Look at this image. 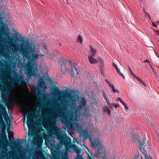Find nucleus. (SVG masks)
Returning <instances> with one entry per match:
<instances>
[{
	"mask_svg": "<svg viewBox=\"0 0 159 159\" xmlns=\"http://www.w3.org/2000/svg\"><path fill=\"white\" fill-rule=\"evenodd\" d=\"M50 132L52 135H55L59 141V143L61 145L63 144L66 145V151L69 148L75 152L77 155L80 154V149L75 144H69V142H70V137L67 136L65 132L61 130V129L56 125L51 127Z\"/></svg>",
	"mask_w": 159,
	"mask_h": 159,
	"instance_id": "obj_1",
	"label": "nucleus"
},
{
	"mask_svg": "<svg viewBox=\"0 0 159 159\" xmlns=\"http://www.w3.org/2000/svg\"><path fill=\"white\" fill-rule=\"evenodd\" d=\"M92 147L96 148V152L94 154L95 157L98 158L101 157L102 159H106V152L104 147L99 142L97 138H93V139H89Z\"/></svg>",
	"mask_w": 159,
	"mask_h": 159,
	"instance_id": "obj_2",
	"label": "nucleus"
},
{
	"mask_svg": "<svg viewBox=\"0 0 159 159\" xmlns=\"http://www.w3.org/2000/svg\"><path fill=\"white\" fill-rule=\"evenodd\" d=\"M9 43V44L13 48V51L19 50L23 54L29 55L31 52H34V50L33 49L30 45H29L28 42L27 43L26 45L23 43L19 44L17 43H16L15 42L14 44L11 41Z\"/></svg>",
	"mask_w": 159,
	"mask_h": 159,
	"instance_id": "obj_3",
	"label": "nucleus"
},
{
	"mask_svg": "<svg viewBox=\"0 0 159 159\" xmlns=\"http://www.w3.org/2000/svg\"><path fill=\"white\" fill-rule=\"evenodd\" d=\"M58 62L59 66H61V70L62 72H66L67 70H69L70 66H71V70L70 72L71 73L72 76L73 77L75 76V73L73 69L75 70L76 75L78 74L77 71V68L75 66H72V63L69 60L61 59L60 60L58 61Z\"/></svg>",
	"mask_w": 159,
	"mask_h": 159,
	"instance_id": "obj_4",
	"label": "nucleus"
},
{
	"mask_svg": "<svg viewBox=\"0 0 159 159\" xmlns=\"http://www.w3.org/2000/svg\"><path fill=\"white\" fill-rule=\"evenodd\" d=\"M132 140L135 142H137L139 144V148L142 152L141 156L142 159H152L151 157H148V156L146 150H145L144 147L146 146L145 143L146 141L144 139L142 140H141V139L139 135L137 134L132 135Z\"/></svg>",
	"mask_w": 159,
	"mask_h": 159,
	"instance_id": "obj_5",
	"label": "nucleus"
},
{
	"mask_svg": "<svg viewBox=\"0 0 159 159\" xmlns=\"http://www.w3.org/2000/svg\"><path fill=\"white\" fill-rule=\"evenodd\" d=\"M59 107L61 108V109H60L59 110L61 112L59 113L60 120L63 124L66 125V128H67L68 131L73 132L75 129V127L73 125V124L71 123L70 120L68 119L67 116L63 112L64 110L66 109L65 108L61 106Z\"/></svg>",
	"mask_w": 159,
	"mask_h": 159,
	"instance_id": "obj_6",
	"label": "nucleus"
},
{
	"mask_svg": "<svg viewBox=\"0 0 159 159\" xmlns=\"http://www.w3.org/2000/svg\"><path fill=\"white\" fill-rule=\"evenodd\" d=\"M14 76L11 78L10 81L13 83H16L19 85L22 84L24 81L23 75L19 74L18 73L14 72Z\"/></svg>",
	"mask_w": 159,
	"mask_h": 159,
	"instance_id": "obj_7",
	"label": "nucleus"
},
{
	"mask_svg": "<svg viewBox=\"0 0 159 159\" xmlns=\"http://www.w3.org/2000/svg\"><path fill=\"white\" fill-rule=\"evenodd\" d=\"M27 115V124L28 127L29 131H32L34 130L33 128V116L32 115L30 114V113L27 112L26 113Z\"/></svg>",
	"mask_w": 159,
	"mask_h": 159,
	"instance_id": "obj_8",
	"label": "nucleus"
},
{
	"mask_svg": "<svg viewBox=\"0 0 159 159\" xmlns=\"http://www.w3.org/2000/svg\"><path fill=\"white\" fill-rule=\"evenodd\" d=\"M38 84L39 87L41 89H47L44 81L42 78H40L39 79L38 82Z\"/></svg>",
	"mask_w": 159,
	"mask_h": 159,
	"instance_id": "obj_9",
	"label": "nucleus"
},
{
	"mask_svg": "<svg viewBox=\"0 0 159 159\" xmlns=\"http://www.w3.org/2000/svg\"><path fill=\"white\" fill-rule=\"evenodd\" d=\"M2 71L0 73V82H1L4 80L6 76L7 72L4 69L2 70Z\"/></svg>",
	"mask_w": 159,
	"mask_h": 159,
	"instance_id": "obj_10",
	"label": "nucleus"
},
{
	"mask_svg": "<svg viewBox=\"0 0 159 159\" xmlns=\"http://www.w3.org/2000/svg\"><path fill=\"white\" fill-rule=\"evenodd\" d=\"M94 57L88 56L89 62L91 64H96L98 63V60L95 59Z\"/></svg>",
	"mask_w": 159,
	"mask_h": 159,
	"instance_id": "obj_11",
	"label": "nucleus"
},
{
	"mask_svg": "<svg viewBox=\"0 0 159 159\" xmlns=\"http://www.w3.org/2000/svg\"><path fill=\"white\" fill-rule=\"evenodd\" d=\"M89 47L91 53V54L89 55L88 56L95 57L97 53L96 49L93 48V47L91 46H90Z\"/></svg>",
	"mask_w": 159,
	"mask_h": 159,
	"instance_id": "obj_12",
	"label": "nucleus"
},
{
	"mask_svg": "<svg viewBox=\"0 0 159 159\" xmlns=\"http://www.w3.org/2000/svg\"><path fill=\"white\" fill-rule=\"evenodd\" d=\"M7 112L4 106L2 104L0 103V113L2 115Z\"/></svg>",
	"mask_w": 159,
	"mask_h": 159,
	"instance_id": "obj_13",
	"label": "nucleus"
},
{
	"mask_svg": "<svg viewBox=\"0 0 159 159\" xmlns=\"http://www.w3.org/2000/svg\"><path fill=\"white\" fill-rule=\"evenodd\" d=\"M80 105H81L83 106V107H84L85 108H87L86 100L84 98H82L81 101L80 102Z\"/></svg>",
	"mask_w": 159,
	"mask_h": 159,
	"instance_id": "obj_14",
	"label": "nucleus"
},
{
	"mask_svg": "<svg viewBox=\"0 0 159 159\" xmlns=\"http://www.w3.org/2000/svg\"><path fill=\"white\" fill-rule=\"evenodd\" d=\"M136 80L142 85L145 87H146V85L144 82L138 76H136L135 78Z\"/></svg>",
	"mask_w": 159,
	"mask_h": 159,
	"instance_id": "obj_15",
	"label": "nucleus"
},
{
	"mask_svg": "<svg viewBox=\"0 0 159 159\" xmlns=\"http://www.w3.org/2000/svg\"><path fill=\"white\" fill-rule=\"evenodd\" d=\"M109 107L112 109L113 107L117 108L119 107V106L116 103H111L110 104Z\"/></svg>",
	"mask_w": 159,
	"mask_h": 159,
	"instance_id": "obj_16",
	"label": "nucleus"
},
{
	"mask_svg": "<svg viewBox=\"0 0 159 159\" xmlns=\"http://www.w3.org/2000/svg\"><path fill=\"white\" fill-rule=\"evenodd\" d=\"M103 111L104 112H107L108 114L109 115H110L111 113V111L110 109L107 107L106 106H104L103 107Z\"/></svg>",
	"mask_w": 159,
	"mask_h": 159,
	"instance_id": "obj_17",
	"label": "nucleus"
},
{
	"mask_svg": "<svg viewBox=\"0 0 159 159\" xmlns=\"http://www.w3.org/2000/svg\"><path fill=\"white\" fill-rule=\"evenodd\" d=\"M41 155V153L40 151H36L34 156L36 158L40 157Z\"/></svg>",
	"mask_w": 159,
	"mask_h": 159,
	"instance_id": "obj_18",
	"label": "nucleus"
},
{
	"mask_svg": "<svg viewBox=\"0 0 159 159\" xmlns=\"http://www.w3.org/2000/svg\"><path fill=\"white\" fill-rule=\"evenodd\" d=\"M57 117L55 118L53 116H52L51 115H50V119L52 122H56L57 121Z\"/></svg>",
	"mask_w": 159,
	"mask_h": 159,
	"instance_id": "obj_19",
	"label": "nucleus"
},
{
	"mask_svg": "<svg viewBox=\"0 0 159 159\" xmlns=\"http://www.w3.org/2000/svg\"><path fill=\"white\" fill-rule=\"evenodd\" d=\"M78 42L80 43H82V36L80 35H79L77 39Z\"/></svg>",
	"mask_w": 159,
	"mask_h": 159,
	"instance_id": "obj_20",
	"label": "nucleus"
},
{
	"mask_svg": "<svg viewBox=\"0 0 159 159\" xmlns=\"http://www.w3.org/2000/svg\"><path fill=\"white\" fill-rule=\"evenodd\" d=\"M128 69L130 74L134 78H135L137 76H136V75L133 72L129 66L128 67Z\"/></svg>",
	"mask_w": 159,
	"mask_h": 159,
	"instance_id": "obj_21",
	"label": "nucleus"
},
{
	"mask_svg": "<svg viewBox=\"0 0 159 159\" xmlns=\"http://www.w3.org/2000/svg\"><path fill=\"white\" fill-rule=\"evenodd\" d=\"M39 56V55L38 53H37V54L33 53V54H32V57L33 58L36 59H37L38 58V57Z\"/></svg>",
	"mask_w": 159,
	"mask_h": 159,
	"instance_id": "obj_22",
	"label": "nucleus"
},
{
	"mask_svg": "<svg viewBox=\"0 0 159 159\" xmlns=\"http://www.w3.org/2000/svg\"><path fill=\"white\" fill-rule=\"evenodd\" d=\"M117 73L120 76H122V78L124 79H125V77L124 75L123 74H122V73H121L120 71V70H119V71H118L117 72Z\"/></svg>",
	"mask_w": 159,
	"mask_h": 159,
	"instance_id": "obj_23",
	"label": "nucleus"
},
{
	"mask_svg": "<svg viewBox=\"0 0 159 159\" xmlns=\"http://www.w3.org/2000/svg\"><path fill=\"white\" fill-rule=\"evenodd\" d=\"M104 98L106 101L107 102V104L108 105V106H109V105H110L111 103H110V102L109 99V98H107L106 96L104 97Z\"/></svg>",
	"mask_w": 159,
	"mask_h": 159,
	"instance_id": "obj_24",
	"label": "nucleus"
},
{
	"mask_svg": "<svg viewBox=\"0 0 159 159\" xmlns=\"http://www.w3.org/2000/svg\"><path fill=\"white\" fill-rule=\"evenodd\" d=\"M7 130L8 135L9 136H10L11 134V127L10 126H9L7 127Z\"/></svg>",
	"mask_w": 159,
	"mask_h": 159,
	"instance_id": "obj_25",
	"label": "nucleus"
},
{
	"mask_svg": "<svg viewBox=\"0 0 159 159\" xmlns=\"http://www.w3.org/2000/svg\"><path fill=\"white\" fill-rule=\"evenodd\" d=\"M75 159H83L82 156L80 154L77 155Z\"/></svg>",
	"mask_w": 159,
	"mask_h": 159,
	"instance_id": "obj_26",
	"label": "nucleus"
},
{
	"mask_svg": "<svg viewBox=\"0 0 159 159\" xmlns=\"http://www.w3.org/2000/svg\"><path fill=\"white\" fill-rule=\"evenodd\" d=\"M2 115L3 116L5 120H6L7 118H8L9 116L7 112H6L4 114H3Z\"/></svg>",
	"mask_w": 159,
	"mask_h": 159,
	"instance_id": "obj_27",
	"label": "nucleus"
},
{
	"mask_svg": "<svg viewBox=\"0 0 159 159\" xmlns=\"http://www.w3.org/2000/svg\"><path fill=\"white\" fill-rule=\"evenodd\" d=\"M34 67L33 66V64H32L31 66L29 68V72H31L32 70H33Z\"/></svg>",
	"mask_w": 159,
	"mask_h": 159,
	"instance_id": "obj_28",
	"label": "nucleus"
},
{
	"mask_svg": "<svg viewBox=\"0 0 159 159\" xmlns=\"http://www.w3.org/2000/svg\"><path fill=\"white\" fill-rule=\"evenodd\" d=\"M82 108H83V106H81V105H79L76 108V109L78 111H79L80 109Z\"/></svg>",
	"mask_w": 159,
	"mask_h": 159,
	"instance_id": "obj_29",
	"label": "nucleus"
},
{
	"mask_svg": "<svg viewBox=\"0 0 159 159\" xmlns=\"http://www.w3.org/2000/svg\"><path fill=\"white\" fill-rule=\"evenodd\" d=\"M55 143V140L51 141H49V143H51V146H54V143Z\"/></svg>",
	"mask_w": 159,
	"mask_h": 159,
	"instance_id": "obj_30",
	"label": "nucleus"
},
{
	"mask_svg": "<svg viewBox=\"0 0 159 159\" xmlns=\"http://www.w3.org/2000/svg\"><path fill=\"white\" fill-rule=\"evenodd\" d=\"M112 91L113 92H114V93H118V90L117 89H115V88L112 89Z\"/></svg>",
	"mask_w": 159,
	"mask_h": 159,
	"instance_id": "obj_31",
	"label": "nucleus"
},
{
	"mask_svg": "<svg viewBox=\"0 0 159 159\" xmlns=\"http://www.w3.org/2000/svg\"><path fill=\"white\" fill-rule=\"evenodd\" d=\"M151 68H152V71H153V73L154 74H155L156 75H157L158 74L157 73V71L156 70V69H155L154 68H152V67Z\"/></svg>",
	"mask_w": 159,
	"mask_h": 159,
	"instance_id": "obj_32",
	"label": "nucleus"
},
{
	"mask_svg": "<svg viewBox=\"0 0 159 159\" xmlns=\"http://www.w3.org/2000/svg\"><path fill=\"white\" fill-rule=\"evenodd\" d=\"M48 115H47V114H45L43 115L42 116V119L43 120H44L45 118L48 117Z\"/></svg>",
	"mask_w": 159,
	"mask_h": 159,
	"instance_id": "obj_33",
	"label": "nucleus"
},
{
	"mask_svg": "<svg viewBox=\"0 0 159 159\" xmlns=\"http://www.w3.org/2000/svg\"><path fill=\"white\" fill-rule=\"evenodd\" d=\"M19 37L20 39H21V41L22 42L23 41V40L24 39V37L21 35H19Z\"/></svg>",
	"mask_w": 159,
	"mask_h": 159,
	"instance_id": "obj_34",
	"label": "nucleus"
},
{
	"mask_svg": "<svg viewBox=\"0 0 159 159\" xmlns=\"http://www.w3.org/2000/svg\"><path fill=\"white\" fill-rule=\"evenodd\" d=\"M109 85L110 86V87L111 89H113V88H114V85L113 84H110Z\"/></svg>",
	"mask_w": 159,
	"mask_h": 159,
	"instance_id": "obj_35",
	"label": "nucleus"
},
{
	"mask_svg": "<svg viewBox=\"0 0 159 159\" xmlns=\"http://www.w3.org/2000/svg\"><path fill=\"white\" fill-rule=\"evenodd\" d=\"M17 143H18V144L20 143V144L22 143L21 140H20V139H17Z\"/></svg>",
	"mask_w": 159,
	"mask_h": 159,
	"instance_id": "obj_36",
	"label": "nucleus"
},
{
	"mask_svg": "<svg viewBox=\"0 0 159 159\" xmlns=\"http://www.w3.org/2000/svg\"><path fill=\"white\" fill-rule=\"evenodd\" d=\"M122 100L121 99V98L119 97L117 98H116V101H120V102Z\"/></svg>",
	"mask_w": 159,
	"mask_h": 159,
	"instance_id": "obj_37",
	"label": "nucleus"
},
{
	"mask_svg": "<svg viewBox=\"0 0 159 159\" xmlns=\"http://www.w3.org/2000/svg\"><path fill=\"white\" fill-rule=\"evenodd\" d=\"M113 66L115 68H116L117 67V66L114 63H113Z\"/></svg>",
	"mask_w": 159,
	"mask_h": 159,
	"instance_id": "obj_38",
	"label": "nucleus"
},
{
	"mask_svg": "<svg viewBox=\"0 0 159 159\" xmlns=\"http://www.w3.org/2000/svg\"><path fill=\"white\" fill-rule=\"evenodd\" d=\"M105 81L108 84V85H109L110 84L109 81L107 79H105Z\"/></svg>",
	"mask_w": 159,
	"mask_h": 159,
	"instance_id": "obj_39",
	"label": "nucleus"
},
{
	"mask_svg": "<svg viewBox=\"0 0 159 159\" xmlns=\"http://www.w3.org/2000/svg\"><path fill=\"white\" fill-rule=\"evenodd\" d=\"M120 102L124 106H125V102L123 101L122 100Z\"/></svg>",
	"mask_w": 159,
	"mask_h": 159,
	"instance_id": "obj_40",
	"label": "nucleus"
},
{
	"mask_svg": "<svg viewBox=\"0 0 159 159\" xmlns=\"http://www.w3.org/2000/svg\"><path fill=\"white\" fill-rule=\"evenodd\" d=\"M54 92H59L58 89L56 88L54 90Z\"/></svg>",
	"mask_w": 159,
	"mask_h": 159,
	"instance_id": "obj_41",
	"label": "nucleus"
},
{
	"mask_svg": "<svg viewBox=\"0 0 159 159\" xmlns=\"http://www.w3.org/2000/svg\"><path fill=\"white\" fill-rule=\"evenodd\" d=\"M152 25L153 26H154V27H157V25H156L153 22H152Z\"/></svg>",
	"mask_w": 159,
	"mask_h": 159,
	"instance_id": "obj_42",
	"label": "nucleus"
},
{
	"mask_svg": "<svg viewBox=\"0 0 159 159\" xmlns=\"http://www.w3.org/2000/svg\"><path fill=\"white\" fill-rule=\"evenodd\" d=\"M115 69L116 71V72L118 71H119V70H120L119 69L118 67L116 68H115Z\"/></svg>",
	"mask_w": 159,
	"mask_h": 159,
	"instance_id": "obj_43",
	"label": "nucleus"
},
{
	"mask_svg": "<svg viewBox=\"0 0 159 159\" xmlns=\"http://www.w3.org/2000/svg\"><path fill=\"white\" fill-rule=\"evenodd\" d=\"M22 120H23L24 121V122L25 121V116H24L23 117V118H22Z\"/></svg>",
	"mask_w": 159,
	"mask_h": 159,
	"instance_id": "obj_44",
	"label": "nucleus"
},
{
	"mask_svg": "<svg viewBox=\"0 0 159 159\" xmlns=\"http://www.w3.org/2000/svg\"><path fill=\"white\" fill-rule=\"evenodd\" d=\"M13 141H14L13 144V145H15L16 144V142L15 141H14V138H13Z\"/></svg>",
	"mask_w": 159,
	"mask_h": 159,
	"instance_id": "obj_45",
	"label": "nucleus"
},
{
	"mask_svg": "<svg viewBox=\"0 0 159 159\" xmlns=\"http://www.w3.org/2000/svg\"><path fill=\"white\" fill-rule=\"evenodd\" d=\"M14 34L15 35H16L17 34H18V32L17 31L15 32Z\"/></svg>",
	"mask_w": 159,
	"mask_h": 159,
	"instance_id": "obj_46",
	"label": "nucleus"
},
{
	"mask_svg": "<svg viewBox=\"0 0 159 159\" xmlns=\"http://www.w3.org/2000/svg\"><path fill=\"white\" fill-rule=\"evenodd\" d=\"M155 33L156 34V35H159L158 32L156 31H155Z\"/></svg>",
	"mask_w": 159,
	"mask_h": 159,
	"instance_id": "obj_47",
	"label": "nucleus"
},
{
	"mask_svg": "<svg viewBox=\"0 0 159 159\" xmlns=\"http://www.w3.org/2000/svg\"><path fill=\"white\" fill-rule=\"evenodd\" d=\"M144 62H147L149 63V61L148 60H146Z\"/></svg>",
	"mask_w": 159,
	"mask_h": 159,
	"instance_id": "obj_48",
	"label": "nucleus"
},
{
	"mask_svg": "<svg viewBox=\"0 0 159 159\" xmlns=\"http://www.w3.org/2000/svg\"><path fill=\"white\" fill-rule=\"evenodd\" d=\"M0 119H1L2 121H3L2 119V116H0Z\"/></svg>",
	"mask_w": 159,
	"mask_h": 159,
	"instance_id": "obj_49",
	"label": "nucleus"
},
{
	"mask_svg": "<svg viewBox=\"0 0 159 159\" xmlns=\"http://www.w3.org/2000/svg\"><path fill=\"white\" fill-rule=\"evenodd\" d=\"M125 107V108L126 109H128V108L127 107V106H126V105L125 104V106H124Z\"/></svg>",
	"mask_w": 159,
	"mask_h": 159,
	"instance_id": "obj_50",
	"label": "nucleus"
},
{
	"mask_svg": "<svg viewBox=\"0 0 159 159\" xmlns=\"http://www.w3.org/2000/svg\"><path fill=\"white\" fill-rule=\"evenodd\" d=\"M83 137H84V138H85V137L86 139L87 138V136H86L85 137V135H84L83 136Z\"/></svg>",
	"mask_w": 159,
	"mask_h": 159,
	"instance_id": "obj_51",
	"label": "nucleus"
},
{
	"mask_svg": "<svg viewBox=\"0 0 159 159\" xmlns=\"http://www.w3.org/2000/svg\"><path fill=\"white\" fill-rule=\"evenodd\" d=\"M9 39L10 41H11V40H12V39L11 38H10Z\"/></svg>",
	"mask_w": 159,
	"mask_h": 159,
	"instance_id": "obj_52",
	"label": "nucleus"
},
{
	"mask_svg": "<svg viewBox=\"0 0 159 159\" xmlns=\"http://www.w3.org/2000/svg\"><path fill=\"white\" fill-rule=\"evenodd\" d=\"M62 159H66V157H62Z\"/></svg>",
	"mask_w": 159,
	"mask_h": 159,
	"instance_id": "obj_53",
	"label": "nucleus"
},
{
	"mask_svg": "<svg viewBox=\"0 0 159 159\" xmlns=\"http://www.w3.org/2000/svg\"><path fill=\"white\" fill-rule=\"evenodd\" d=\"M156 23H157V24H158V23H159V21H156Z\"/></svg>",
	"mask_w": 159,
	"mask_h": 159,
	"instance_id": "obj_54",
	"label": "nucleus"
},
{
	"mask_svg": "<svg viewBox=\"0 0 159 159\" xmlns=\"http://www.w3.org/2000/svg\"><path fill=\"white\" fill-rule=\"evenodd\" d=\"M148 15V16H150L149 14H148V13H146V15Z\"/></svg>",
	"mask_w": 159,
	"mask_h": 159,
	"instance_id": "obj_55",
	"label": "nucleus"
},
{
	"mask_svg": "<svg viewBox=\"0 0 159 159\" xmlns=\"http://www.w3.org/2000/svg\"><path fill=\"white\" fill-rule=\"evenodd\" d=\"M37 112L39 113L40 112V111L39 110L38 111H37Z\"/></svg>",
	"mask_w": 159,
	"mask_h": 159,
	"instance_id": "obj_56",
	"label": "nucleus"
},
{
	"mask_svg": "<svg viewBox=\"0 0 159 159\" xmlns=\"http://www.w3.org/2000/svg\"><path fill=\"white\" fill-rule=\"evenodd\" d=\"M143 11L145 13H146V12H145V11L144 10H143Z\"/></svg>",
	"mask_w": 159,
	"mask_h": 159,
	"instance_id": "obj_57",
	"label": "nucleus"
},
{
	"mask_svg": "<svg viewBox=\"0 0 159 159\" xmlns=\"http://www.w3.org/2000/svg\"><path fill=\"white\" fill-rule=\"evenodd\" d=\"M57 114H58V115H59V114H58V111H57Z\"/></svg>",
	"mask_w": 159,
	"mask_h": 159,
	"instance_id": "obj_58",
	"label": "nucleus"
},
{
	"mask_svg": "<svg viewBox=\"0 0 159 159\" xmlns=\"http://www.w3.org/2000/svg\"><path fill=\"white\" fill-rule=\"evenodd\" d=\"M12 85H13V86H14L15 85L14 84H12Z\"/></svg>",
	"mask_w": 159,
	"mask_h": 159,
	"instance_id": "obj_59",
	"label": "nucleus"
},
{
	"mask_svg": "<svg viewBox=\"0 0 159 159\" xmlns=\"http://www.w3.org/2000/svg\"><path fill=\"white\" fill-rule=\"evenodd\" d=\"M12 153H14V152H13V151L12 152Z\"/></svg>",
	"mask_w": 159,
	"mask_h": 159,
	"instance_id": "obj_60",
	"label": "nucleus"
}]
</instances>
